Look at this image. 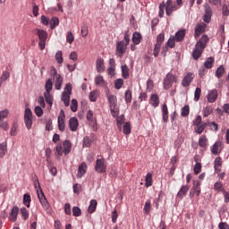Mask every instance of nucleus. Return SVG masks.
Instances as JSON below:
<instances>
[{
	"mask_svg": "<svg viewBox=\"0 0 229 229\" xmlns=\"http://www.w3.org/2000/svg\"><path fill=\"white\" fill-rule=\"evenodd\" d=\"M95 83L96 85H101V87H105V79L101 75H98L95 78Z\"/></svg>",
	"mask_w": 229,
	"mask_h": 229,
	"instance_id": "49530a36",
	"label": "nucleus"
},
{
	"mask_svg": "<svg viewBox=\"0 0 229 229\" xmlns=\"http://www.w3.org/2000/svg\"><path fill=\"white\" fill-rule=\"evenodd\" d=\"M55 60H56L57 64H64V57L62 56V51L56 52Z\"/></svg>",
	"mask_w": 229,
	"mask_h": 229,
	"instance_id": "e2e57ef3",
	"label": "nucleus"
},
{
	"mask_svg": "<svg viewBox=\"0 0 229 229\" xmlns=\"http://www.w3.org/2000/svg\"><path fill=\"white\" fill-rule=\"evenodd\" d=\"M162 117L165 123L169 121V109L167 108V104H164L162 106Z\"/></svg>",
	"mask_w": 229,
	"mask_h": 229,
	"instance_id": "393cba45",
	"label": "nucleus"
},
{
	"mask_svg": "<svg viewBox=\"0 0 229 229\" xmlns=\"http://www.w3.org/2000/svg\"><path fill=\"white\" fill-rule=\"evenodd\" d=\"M44 97L46 99V103L49 105L51 108V106H53V97H51V93H44Z\"/></svg>",
	"mask_w": 229,
	"mask_h": 229,
	"instance_id": "a18cd8bd",
	"label": "nucleus"
},
{
	"mask_svg": "<svg viewBox=\"0 0 229 229\" xmlns=\"http://www.w3.org/2000/svg\"><path fill=\"white\" fill-rule=\"evenodd\" d=\"M96 208H98V201H90L88 208L89 214H94V212H96Z\"/></svg>",
	"mask_w": 229,
	"mask_h": 229,
	"instance_id": "58836bf2",
	"label": "nucleus"
},
{
	"mask_svg": "<svg viewBox=\"0 0 229 229\" xmlns=\"http://www.w3.org/2000/svg\"><path fill=\"white\" fill-rule=\"evenodd\" d=\"M109 110L112 117H117V115H119V106H117V104L115 106H109Z\"/></svg>",
	"mask_w": 229,
	"mask_h": 229,
	"instance_id": "c9c22d12",
	"label": "nucleus"
},
{
	"mask_svg": "<svg viewBox=\"0 0 229 229\" xmlns=\"http://www.w3.org/2000/svg\"><path fill=\"white\" fill-rule=\"evenodd\" d=\"M126 49H128V45H126L124 41H118L116 43V55L119 58H123V56H124Z\"/></svg>",
	"mask_w": 229,
	"mask_h": 229,
	"instance_id": "0eeeda50",
	"label": "nucleus"
},
{
	"mask_svg": "<svg viewBox=\"0 0 229 229\" xmlns=\"http://www.w3.org/2000/svg\"><path fill=\"white\" fill-rule=\"evenodd\" d=\"M50 29L51 30H55L56 28V26H58L60 24V20L57 17H53L50 20Z\"/></svg>",
	"mask_w": 229,
	"mask_h": 229,
	"instance_id": "4c0bfd02",
	"label": "nucleus"
},
{
	"mask_svg": "<svg viewBox=\"0 0 229 229\" xmlns=\"http://www.w3.org/2000/svg\"><path fill=\"white\" fill-rule=\"evenodd\" d=\"M150 105L154 106V108H157L160 105V98H158V95L157 94L151 95Z\"/></svg>",
	"mask_w": 229,
	"mask_h": 229,
	"instance_id": "a878e982",
	"label": "nucleus"
},
{
	"mask_svg": "<svg viewBox=\"0 0 229 229\" xmlns=\"http://www.w3.org/2000/svg\"><path fill=\"white\" fill-rule=\"evenodd\" d=\"M91 144H92V140L89 136H85L83 139V147L90 148Z\"/></svg>",
	"mask_w": 229,
	"mask_h": 229,
	"instance_id": "864d4df0",
	"label": "nucleus"
},
{
	"mask_svg": "<svg viewBox=\"0 0 229 229\" xmlns=\"http://www.w3.org/2000/svg\"><path fill=\"white\" fill-rule=\"evenodd\" d=\"M18 129H19V124H17V123H13L11 128L10 135H12V137H15V135H17Z\"/></svg>",
	"mask_w": 229,
	"mask_h": 229,
	"instance_id": "09e8293b",
	"label": "nucleus"
},
{
	"mask_svg": "<svg viewBox=\"0 0 229 229\" xmlns=\"http://www.w3.org/2000/svg\"><path fill=\"white\" fill-rule=\"evenodd\" d=\"M61 99L64 103V106H69V105L71 103V94L63 93Z\"/></svg>",
	"mask_w": 229,
	"mask_h": 229,
	"instance_id": "2f4dec72",
	"label": "nucleus"
},
{
	"mask_svg": "<svg viewBox=\"0 0 229 229\" xmlns=\"http://www.w3.org/2000/svg\"><path fill=\"white\" fill-rule=\"evenodd\" d=\"M122 76L123 80H128L130 78V68L128 65H122Z\"/></svg>",
	"mask_w": 229,
	"mask_h": 229,
	"instance_id": "c85d7f7f",
	"label": "nucleus"
},
{
	"mask_svg": "<svg viewBox=\"0 0 229 229\" xmlns=\"http://www.w3.org/2000/svg\"><path fill=\"white\" fill-rule=\"evenodd\" d=\"M219 229H229V225L225 222H220L218 225Z\"/></svg>",
	"mask_w": 229,
	"mask_h": 229,
	"instance_id": "774afa93",
	"label": "nucleus"
},
{
	"mask_svg": "<svg viewBox=\"0 0 229 229\" xmlns=\"http://www.w3.org/2000/svg\"><path fill=\"white\" fill-rule=\"evenodd\" d=\"M214 62H216L214 57H208L204 63V67L206 69H212L214 67Z\"/></svg>",
	"mask_w": 229,
	"mask_h": 229,
	"instance_id": "72a5a7b5",
	"label": "nucleus"
},
{
	"mask_svg": "<svg viewBox=\"0 0 229 229\" xmlns=\"http://www.w3.org/2000/svg\"><path fill=\"white\" fill-rule=\"evenodd\" d=\"M191 112V108L189 107V106H184L182 108V112H181V115L182 117H187L189 116V114Z\"/></svg>",
	"mask_w": 229,
	"mask_h": 229,
	"instance_id": "de8ad7c7",
	"label": "nucleus"
},
{
	"mask_svg": "<svg viewBox=\"0 0 229 229\" xmlns=\"http://www.w3.org/2000/svg\"><path fill=\"white\" fill-rule=\"evenodd\" d=\"M145 185L146 187H151V185H153V174H147L145 177Z\"/></svg>",
	"mask_w": 229,
	"mask_h": 229,
	"instance_id": "473e14b6",
	"label": "nucleus"
},
{
	"mask_svg": "<svg viewBox=\"0 0 229 229\" xmlns=\"http://www.w3.org/2000/svg\"><path fill=\"white\" fill-rule=\"evenodd\" d=\"M200 185H201V182L199 181L193 182V192L196 194V196H199L201 192V188H199Z\"/></svg>",
	"mask_w": 229,
	"mask_h": 229,
	"instance_id": "c756f323",
	"label": "nucleus"
},
{
	"mask_svg": "<svg viewBox=\"0 0 229 229\" xmlns=\"http://www.w3.org/2000/svg\"><path fill=\"white\" fill-rule=\"evenodd\" d=\"M125 102L131 103V90L130 89L125 91Z\"/></svg>",
	"mask_w": 229,
	"mask_h": 229,
	"instance_id": "69168bd1",
	"label": "nucleus"
},
{
	"mask_svg": "<svg viewBox=\"0 0 229 229\" xmlns=\"http://www.w3.org/2000/svg\"><path fill=\"white\" fill-rule=\"evenodd\" d=\"M205 128H207V123L195 125L194 126L195 133H197V135H201L203 131H205Z\"/></svg>",
	"mask_w": 229,
	"mask_h": 229,
	"instance_id": "bb28decb",
	"label": "nucleus"
},
{
	"mask_svg": "<svg viewBox=\"0 0 229 229\" xmlns=\"http://www.w3.org/2000/svg\"><path fill=\"white\" fill-rule=\"evenodd\" d=\"M72 112H77L78 110V100L72 99V106H71Z\"/></svg>",
	"mask_w": 229,
	"mask_h": 229,
	"instance_id": "0e129e2a",
	"label": "nucleus"
},
{
	"mask_svg": "<svg viewBox=\"0 0 229 229\" xmlns=\"http://www.w3.org/2000/svg\"><path fill=\"white\" fill-rule=\"evenodd\" d=\"M176 38H174V37H173V38H170L169 39H168V41L166 42V46L168 47H171V49H173V47H174V46H176Z\"/></svg>",
	"mask_w": 229,
	"mask_h": 229,
	"instance_id": "6e6d98bb",
	"label": "nucleus"
},
{
	"mask_svg": "<svg viewBox=\"0 0 229 229\" xmlns=\"http://www.w3.org/2000/svg\"><path fill=\"white\" fill-rule=\"evenodd\" d=\"M124 123V115L122 114V115H117L116 116V126L118 128V130H123V124Z\"/></svg>",
	"mask_w": 229,
	"mask_h": 229,
	"instance_id": "f704fd0d",
	"label": "nucleus"
},
{
	"mask_svg": "<svg viewBox=\"0 0 229 229\" xmlns=\"http://www.w3.org/2000/svg\"><path fill=\"white\" fill-rule=\"evenodd\" d=\"M187 192H189V185H182L176 195V199H183L187 196Z\"/></svg>",
	"mask_w": 229,
	"mask_h": 229,
	"instance_id": "dca6fc26",
	"label": "nucleus"
},
{
	"mask_svg": "<svg viewBox=\"0 0 229 229\" xmlns=\"http://www.w3.org/2000/svg\"><path fill=\"white\" fill-rule=\"evenodd\" d=\"M204 8H205V14H204L203 21L204 22L208 23L212 20V7H210L208 4H206L204 5Z\"/></svg>",
	"mask_w": 229,
	"mask_h": 229,
	"instance_id": "9b49d317",
	"label": "nucleus"
},
{
	"mask_svg": "<svg viewBox=\"0 0 229 229\" xmlns=\"http://www.w3.org/2000/svg\"><path fill=\"white\" fill-rule=\"evenodd\" d=\"M178 81V77H176V75H174L171 72H168L165 79H164V82H163V87L165 89V90H169V89H171V87H173V83H177Z\"/></svg>",
	"mask_w": 229,
	"mask_h": 229,
	"instance_id": "20e7f679",
	"label": "nucleus"
},
{
	"mask_svg": "<svg viewBox=\"0 0 229 229\" xmlns=\"http://www.w3.org/2000/svg\"><path fill=\"white\" fill-rule=\"evenodd\" d=\"M132 43L134 44V46H139V44H140V42H142V34H140V32H134L132 34Z\"/></svg>",
	"mask_w": 229,
	"mask_h": 229,
	"instance_id": "5701e85b",
	"label": "nucleus"
},
{
	"mask_svg": "<svg viewBox=\"0 0 229 229\" xmlns=\"http://www.w3.org/2000/svg\"><path fill=\"white\" fill-rule=\"evenodd\" d=\"M6 155V144H0V158H3Z\"/></svg>",
	"mask_w": 229,
	"mask_h": 229,
	"instance_id": "680f3d73",
	"label": "nucleus"
},
{
	"mask_svg": "<svg viewBox=\"0 0 229 229\" xmlns=\"http://www.w3.org/2000/svg\"><path fill=\"white\" fill-rule=\"evenodd\" d=\"M106 98L109 103V107L117 105V97H115L114 95H107Z\"/></svg>",
	"mask_w": 229,
	"mask_h": 229,
	"instance_id": "7c9ffc66",
	"label": "nucleus"
},
{
	"mask_svg": "<svg viewBox=\"0 0 229 229\" xmlns=\"http://www.w3.org/2000/svg\"><path fill=\"white\" fill-rule=\"evenodd\" d=\"M95 171L97 173H106V165L105 164V160L103 158L97 159Z\"/></svg>",
	"mask_w": 229,
	"mask_h": 229,
	"instance_id": "9d476101",
	"label": "nucleus"
},
{
	"mask_svg": "<svg viewBox=\"0 0 229 229\" xmlns=\"http://www.w3.org/2000/svg\"><path fill=\"white\" fill-rule=\"evenodd\" d=\"M123 131L124 135H130L131 133V125L130 124V122L123 124Z\"/></svg>",
	"mask_w": 229,
	"mask_h": 229,
	"instance_id": "a19ab883",
	"label": "nucleus"
},
{
	"mask_svg": "<svg viewBox=\"0 0 229 229\" xmlns=\"http://www.w3.org/2000/svg\"><path fill=\"white\" fill-rule=\"evenodd\" d=\"M208 36H207V34H204L196 43V46L199 47H202V49H205V47H207V44H208Z\"/></svg>",
	"mask_w": 229,
	"mask_h": 229,
	"instance_id": "a211bd4d",
	"label": "nucleus"
},
{
	"mask_svg": "<svg viewBox=\"0 0 229 229\" xmlns=\"http://www.w3.org/2000/svg\"><path fill=\"white\" fill-rule=\"evenodd\" d=\"M221 151H223V142L216 141L211 147L212 155H220Z\"/></svg>",
	"mask_w": 229,
	"mask_h": 229,
	"instance_id": "ddd939ff",
	"label": "nucleus"
},
{
	"mask_svg": "<svg viewBox=\"0 0 229 229\" xmlns=\"http://www.w3.org/2000/svg\"><path fill=\"white\" fill-rule=\"evenodd\" d=\"M212 106H206L203 109V117H208V115H212Z\"/></svg>",
	"mask_w": 229,
	"mask_h": 229,
	"instance_id": "8fccbe9b",
	"label": "nucleus"
},
{
	"mask_svg": "<svg viewBox=\"0 0 229 229\" xmlns=\"http://www.w3.org/2000/svg\"><path fill=\"white\" fill-rule=\"evenodd\" d=\"M72 216H74V217H80V216H81V208H80V207H73L72 208Z\"/></svg>",
	"mask_w": 229,
	"mask_h": 229,
	"instance_id": "3c124183",
	"label": "nucleus"
},
{
	"mask_svg": "<svg viewBox=\"0 0 229 229\" xmlns=\"http://www.w3.org/2000/svg\"><path fill=\"white\" fill-rule=\"evenodd\" d=\"M34 187L36 189V192L38 194V198L39 201L46 200V196L44 195V191H42V188L40 187V182H38V178L34 181Z\"/></svg>",
	"mask_w": 229,
	"mask_h": 229,
	"instance_id": "1a4fd4ad",
	"label": "nucleus"
},
{
	"mask_svg": "<svg viewBox=\"0 0 229 229\" xmlns=\"http://www.w3.org/2000/svg\"><path fill=\"white\" fill-rule=\"evenodd\" d=\"M180 7L176 6V4H173V0H167L166 1V4L165 3L162 2L159 4V13H158V16L162 19V17H164V13H165H165L168 17H170V15H173L174 12H176V10H179Z\"/></svg>",
	"mask_w": 229,
	"mask_h": 229,
	"instance_id": "f257e3e1",
	"label": "nucleus"
},
{
	"mask_svg": "<svg viewBox=\"0 0 229 229\" xmlns=\"http://www.w3.org/2000/svg\"><path fill=\"white\" fill-rule=\"evenodd\" d=\"M205 30H207V24H205L204 22L198 23L195 28V38H199L201 33H205Z\"/></svg>",
	"mask_w": 229,
	"mask_h": 229,
	"instance_id": "4468645a",
	"label": "nucleus"
},
{
	"mask_svg": "<svg viewBox=\"0 0 229 229\" xmlns=\"http://www.w3.org/2000/svg\"><path fill=\"white\" fill-rule=\"evenodd\" d=\"M226 71L225 70V66L220 65L216 71V78H223V74H225Z\"/></svg>",
	"mask_w": 229,
	"mask_h": 229,
	"instance_id": "c03bdc74",
	"label": "nucleus"
},
{
	"mask_svg": "<svg viewBox=\"0 0 229 229\" xmlns=\"http://www.w3.org/2000/svg\"><path fill=\"white\" fill-rule=\"evenodd\" d=\"M21 217H23L24 221H26L30 217V213L26 208H21Z\"/></svg>",
	"mask_w": 229,
	"mask_h": 229,
	"instance_id": "5fc2aeb1",
	"label": "nucleus"
},
{
	"mask_svg": "<svg viewBox=\"0 0 229 229\" xmlns=\"http://www.w3.org/2000/svg\"><path fill=\"white\" fill-rule=\"evenodd\" d=\"M51 77L54 80L55 89L60 90L62 89V83H64V78H62V75L58 74L55 67L51 70Z\"/></svg>",
	"mask_w": 229,
	"mask_h": 229,
	"instance_id": "39448f33",
	"label": "nucleus"
},
{
	"mask_svg": "<svg viewBox=\"0 0 229 229\" xmlns=\"http://www.w3.org/2000/svg\"><path fill=\"white\" fill-rule=\"evenodd\" d=\"M221 165H223V163L221 162V157H216L214 161V168L216 173H221Z\"/></svg>",
	"mask_w": 229,
	"mask_h": 229,
	"instance_id": "cd10ccee",
	"label": "nucleus"
},
{
	"mask_svg": "<svg viewBox=\"0 0 229 229\" xmlns=\"http://www.w3.org/2000/svg\"><path fill=\"white\" fill-rule=\"evenodd\" d=\"M35 31L39 39L38 47L41 51H44V49H46V42L47 40V32L40 29H36Z\"/></svg>",
	"mask_w": 229,
	"mask_h": 229,
	"instance_id": "7ed1b4c3",
	"label": "nucleus"
},
{
	"mask_svg": "<svg viewBox=\"0 0 229 229\" xmlns=\"http://www.w3.org/2000/svg\"><path fill=\"white\" fill-rule=\"evenodd\" d=\"M24 123L27 130H31V126H33V113L30 108L25 109Z\"/></svg>",
	"mask_w": 229,
	"mask_h": 229,
	"instance_id": "423d86ee",
	"label": "nucleus"
},
{
	"mask_svg": "<svg viewBox=\"0 0 229 229\" xmlns=\"http://www.w3.org/2000/svg\"><path fill=\"white\" fill-rule=\"evenodd\" d=\"M57 123H58V130L60 131H65V111H64V109H61L59 113Z\"/></svg>",
	"mask_w": 229,
	"mask_h": 229,
	"instance_id": "6e6552de",
	"label": "nucleus"
},
{
	"mask_svg": "<svg viewBox=\"0 0 229 229\" xmlns=\"http://www.w3.org/2000/svg\"><path fill=\"white\" fill-rule=\"evenodd\" d=\"M68 126H69L71 131H77L78 126H80V122L78 121V118L71 117L69 120Z\"/></svg>",
	"mask_w": 229,
	"mask_h": 229,
	"instance_id": "2eb2a0df",
	"label": "nucleus"
},
{
	"mask_svg": "<svg viewBox=\"0 0 229 229\" xmlns=\"http://www.w3.org/2000/svg\"><path fill=\"white\" fill-rule=\"evenodd\" d=\"M205 49L203 47H198L195 45V49L192 51V58L193 60H199L201 58V55H203V52Z\"/></svg>",
	"mask_w": 229,
	"mask_h": 229,
	"instance_id": "f3484780",
	"label": "nucleus"
},
{
	"mask_svg": "<svg viewBox=\"0 0 229 229\" xmlns=\"http://www.w3.org/2000/svg\"><path fill=\"white\" fill-rule=\"evenodd\" d=\"M199 98H201V88H196L194 92V101H199Z\"/></svg>",
	"mask_w": 229,
	"mask_h": 229,
	"instance_id": "13d9d810",
	"label": "nucleus"
},
{
	"mask_svg": "<svg viewBox=\"0 0 229 229\" xmlns=\"http://www.w3.org/2000/svg\"><path fill=\"white\" fill-rule=\"evenodd\" d=\"M161 47H162V45L156 43V45L154 47V52H153V55L155 56V58H157V56H158Z\"/></svg>",
	"mask_w": 229,
	"mask_h": 229,
	"instance_id": "052dcab7",
	"label": "nucleus"
},
{
	"mask_svg": "<svg viewBox=\"0 0 229 229\" xmlns=\"http://www.w3.org/2000/svg\"><path fill=\"white\" fill-rule=\"evenodd\" d=\"M199 146L203 149H207V148H208V139H207V135H202L199 139Z\"/></svg>",
	"mask_w": 229,
	"mask_h": 229,
	"instance_id": "b1692460",
	"label": "nucleus"
},
{
	"mask_svg": "<svg viewBox=\"0 0 229 229\" xmlns=\"http://www.w3.org/2000/svg\"><path fill=\"white\" fill-rule=\"evenodd\" d=\"M214 190L216 191V192H225V187L223 186V182L219 181L215 182Z\"/></svg>",
	"mask_w": 229,
	"mask_h": 229,
	"instance_id": "79ce46f5",
	"label": "nucleus"
},
{
	"mask_svg": "<svg viewBox=\"0 0 229 229\" xmlns=\"http://www.w3.org/2000/svg\"><path fill=\"white\" fill-rule=\"evenodd\" d=\"M123 85H124V81L123 79H118L114 81V89L119 90V89L123 88Z\"/></svg>",
	"mask_w": 229,
	"mask_h": 229,
	"instance_id": "4d7b16f0",
	"label": "nucleus"
},
{
	"mask_svg": "<svg viewBox=\"0 0 229 229\" xmlns=\"http://www.w3.org/2000/svg\"><path fill=\"white\" fill-rule=\"evenodd\" d=\"M72 149V144L69 140L64 141L62 144H57L55 147V157H62V155H69Z\"/></svg>",
	"mask_w": 229,
	"mask_h": 229,
	"instance_id": "f03ea898",
	"label": "nucleus"
},
{
	"mask_svg": "<svg viewBox=\"0 0 229 229\" xmlns=\"http://www.w3.org/2000/svg\"><path fill=\"white\" fill-rule=\"evenodd\" d=\"M46 92L51 94V90H53V80L48 79L45 85Z\"/></svg>",
	"mask_w": 229,
	"mask_h": 229,
	"instance_id": "ea45409f",
	"label": "nucleus"
},
{
	"mask_svg": "<svg viewBox=\"0 0 229 229\" xmlns=\"http://www.w3.org/2000/svg\"><path fill=\"white\" fill-rule=\"evenodd\" d=\"M185 38V30H179L177 33H175V40L177 42H182Z\"/></svg>",
	"mask_w": 229,
	"mask_h": 229,
	"instance_id": "e433bc0d",
	"label": "nucleus"
},
{
	"mask_svg": "<svg viewBox=\"0 0 229 229\" xmlns=\"http://www.w3.org/2000/svg\"><path fill=\"white\" fill-rule=\"evenodd\" d=\"M87 163L82 162L78 168L77 177L81 178L83 174H87Z\"/></svg>",
	"mask_w": 229,
	"mask_h": 229,
	"instance_id": "aec40b11",
	"label": "nucleus"
},
{
	"mask_svg": "<svg viewBox=\"0 0 229 229\" xmlns=\"http://www.w3.org/2000/svg\"><path fill=\"white\" fill-rule=\"evenodd\" d=\"M96 67L98 72H105V60L98 57L96 61Z\"/></svg>",
	"mask_w": 229,
	"mask_h": 229,
	"instance_id": "4be33fe9",
	"label": "nucleus"
},
{
	"mask_svg": "<svg viewBox=\"0 0 229 229\" xmlns=\"http://www.w3.org/2000/svg\"><path fill=\"white\" fill-rule=\"evenodd\" d=\"M66 42H68V44H72L74 42V35H72V31L67 32Z\"/></svg>",
	"mask_w": 229,
	"mask_h": 229,
	"instance_id": "bf43d9fd",
	"label": "nucleus"
},
{
	"mask_svg": "<svg viewBox=\"0 0 229 229\" xmlns=\"http://www.w3.org/2000/svg\"><path fill=\"white\" fill-rule=\"evenodd\" d=\"M150 212H151V202L146 201L143 208V214H145V216H149Z\"/></svg>",
	"mask_w": 229,
	"mask_h": 229,
	"instance_id": "37998d69",
	"label": "nucleus"
},
{
	"mask_svg": "<svg viewBox=\"0 0 229 229\" xmlns=\"http://www.w3.org/2000/svg\"><path fill=\"white\" fill-rule=\"evenodd\" d=\"M217 89H212L211 91H209V93L208 94V103H216V101H217Z\"/></svg>",
	"mask_w": 229,
	"mask_h": 229,
	"instance_id": "412c9836",
	"label": "nucleus"
},
{
	"mask_svg": "<svg viewBox=\"0 0 229 229\" xmlns=\"http://www.w3.org/2000/svg\"><path fill=\"white\" fill-rule=\"evenodd\" d=\"M193 171L195 174H199L201 173V163L195 164Z\"/></svg>",
	"mask_w": 229,
	"mask_h": 229,
	"instance_id": "338daca9",
	"label": "nucleus"
},
{
	"mask_svg": "<svg viewBox=\"0 0 229 229\" xmlns=\"http://www.w3.org/2000/svg\"><path fill=\"white\" fill-rule=\"evenodd\" d=\"M17 216H19V207L14 206L9 215L10 221H12V223H15V221H17Z\"/></svg>",
	"mask_w": 229,
	"mask_h": 229,
	"instance_id": "6ab92c4d",
	"label": "nucleus"
},
{
	"mask_svg": "<svg viewBox=\"0 0 229 229\" xmlns=\"http://www.w3.org/2000/svg\"><path fill=\"white\" fill-rule=\"evenodd\" d=\"M195 78L194 73L188 72L185 77L182 79V87H190L191 83H192L193 80Z\"/></svg>",
	"mask_w": 229,
	"mask_h": 229,
	"instance_id": "f8f14e48",
	"label": "nucleus"
},
{
	"mask_svg": "<svg viewBox=\"0 0 229 229\" xmlns=\"http://www.w3.org/2000/svg\"><path fill=\"white\" fill-rule=\"evenodd\" d=\"M164 40H165V34L164 33H160L157 37V43L159 46H162V44H164Z\"/></svg>",
	"mask_w": 229,
	"mask_h": 229,
	"instance_id": "603ef678",
	"label": "nucleus"
}]
</instances>
